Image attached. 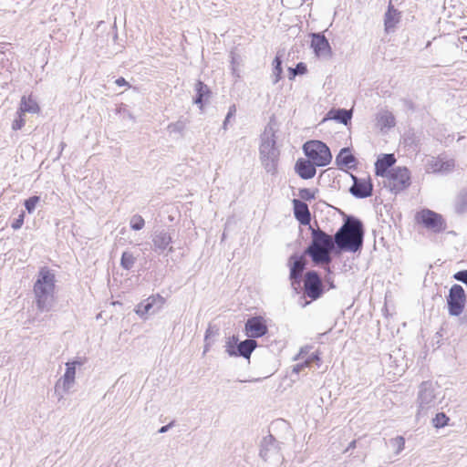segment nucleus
I'll return each mask as SVG.
<instances>
[{"mask_svg": "<svg viewBox=\"0 0 467 467\" xmlns=\"http://www.w3.org/2000/svg\"><path fill=\"white\" fill-rule=\"evenodd\" d=\"M396 162L394 154H382L375 162V174L378 177H385L389 171V169Z\"/></svg>", "mask_w": 467, "mask_h": 467, "instance_id": "2eb2a0df", "label": "nucleus"}, {"mask_svg": "<svg viewBox=\"0 0 467 467\" xmlns=\"http://www.w3.org/2000/svg\"><path fill=\"white\" fill-rule=\"evenodd\" d=\"M384 186L394 193H399L411 184L410 171L407 167H396L384 177Z\"/></svg>", "mask_w": 467, "mask_h": 467, "instance_id": "39448f33", "label": "nucleus"}, {"mask_svg": "<svg viewBox=\"0 0 467 467\" xmlns=\"http://www.w3.org/2000/svg\"><path fill=\"white\" fill-rule=\"evenodd\" d=\"M267 333V326L262 317H254L245 323V334L252 338L261 337Z\"/></svg>", "mask_w": 467, "mask_h": 467, "instance_id": "f8f14e48", "label": "nucleus"}, {"mask_svg": "<svg viewBox=\"0 0 467 467\" xmlns=\"http://www.w3.org/2000/svg\"><path fill=\"white\" fill-rule=\"evenodd\" d=\"M304 295L311 301L318 299L323 292L324 286L322 280L316 271H308L304 276Z\"/></svg>", "mask_w": 467, "mask_h": 467, "instance_id": "0eeeda50", "label": "nucleus"}, {"mask_svg": "<svg viewBox=\"0 0 467 467\" xmlns=\"http://www.w3.org/2000/svg\"><path fill=\"white\" fill-rule=\"evenodd\" d=\"M415 221L418 224L433 233H441L446 229V223L442 216L431 210L422 209L415 214Z\"/></svg>", "mask_w": 467, "mask_h": 467, "instance_id": "423d86ee", "label": "nucleus"}, {"mask_svg": "<svg viewBox=\"0 0 467 467\" xmlns=\"http://www.w3.org/2000/svg\"><path fill=\"white\" fill-rule=\"evenodd\" d=\"M76 364H77V362H75V361L67 362L66 364L67 369H66V372L64 375L63 384L67 388H68L74 382L75 375H76Z\"/></svg>", "mask_w": 467, "mask_h": 467, "instance_id": "5701e85b", "label": "nucleus"}, {"mask_svg": "<svg viewBox=\"0 0 467 467\" xmlns=\"http://www.w3.org/2000/svg\"><path fill=\"white\" fill-rule=\"evenodd\" d=\"M320 361V358L318 357V355L315 354V355H312L307 360H306L304 363L302 364H297L296 367H295V370L296 372L302 370L304 368L306 367H308L310 366V364L312 362H317V364L319 363Z\"/></svg>", "mask_w": 467, "mask_h": 467, "instance_id": "473e14b6", "label": "nucleus"}, {"mask_svg": "<svg viewBox=\"0 0 467 467\" xmlns=\"http://www.w3.org/2000/svg\"><path fill=\"white\" fill-rule=\"evenodd\" d=\"M257 344L254 339H245L238 345V351L241 356L249 358Z\"/></svg>", "mask_w": 467, "mask_h": 467, "instance_id": "4be33fe9", "label": "nucleus"}, {"mask_svg": "<svg viewBox=\"0 0 467 467\" xmlns=\"http://www.w3.org/2000/svg\"><path fill=\"white\" fill-rule=\"evenodd\" d=\"M145 222L140 215H134L130 220V226L133 230H140L144 227Z\"/></svg>", "mask_w": 467, "mask_h": 467, "instance_id": "7c9ffc66", "label": "nucleus"}, {"mask_svg": "<svg viewBox=\"0 0 467 467\" xmlns=\"http://www.w3.org/2000/svg\"><path fill=\"white\" fill-rule=\"evenodd\" d=\"M167 429H168V426H163V427H161V429L160 430V432H164V431H167Z\"/></svg>", "mask_w": 467, "mask_h": 467, "instance_id": "79ce46f5", "label": "nucleus"}, {"mask_svg": "<svg viewBox=\"0 0 467 467\" xmlns=\"http://www.w3.org/2000/svg\"><path fill=\"white\" fill-rule=\"evenodd\" d=\"M115 83L119 86V87H122V86H127V87H130L129 83L125 80L124 78L120 77L119 78L116 79Z\"/></svg>", "mask_w": 467, "mask_h": 467, "instance_id": "58836bf2", "label": "nucleus"}, {"mask_svg": "<svg viewBox=\"0 0 467 467\" xmlns=\"http://www.w3.org/2000/svg\"><path fill=\"white\" fill-rule=\"evenodd\" d=\"M260 159L267 172L275 173L277 169L278 152L274 145H262L260 149Z\"/></svg>", "mask_w": 467, "mask_h": 467, "instance_id": "1a4fd4ad", "label": "nucleus"}, {"mask_svg": "<svg viewBox=\"0 0 467 467\" xmlns=\"http://www.w3.org/2000/svg\"><path fill=\"white\" fill-rule=\"evenodd\" d=\"M400 22V12L389 4L385 14L384 26L387 32L393 30Z\"/></svg>", "mask_w": 467, "mask_h": 467, "instance_id": "a211bd4d", "label": "nucleus"}, {"mask_svg": "<svg viewBox=\"0 0 467 467\" xmlns=\"http://www.w3.org/2000/svg\"><path fill=\"white\" fill-rule=\"evenodd\" d=\"M454 278L467 284V270L459 271L454 275Z\"/></svg>", "mask_w": 467, "mask_h": 467, "instance_id": "4c0bfd02", "label": "nucleus"}, {"mask_svg": "<svg viewBox=\"0 0 467 467\" xmlns=\"http://www.w3.org/2000/svg\"><path fill=\"white\" fill-rule=\"evenodd\" d=\"M55 275L47 268L42 267L34 285L36 306L39 310H44L53 298L55 290Z\"/></svg>", "mask_w": 467, "mask_h": 467, "instance_id": "7ed1b4c3", "label": "nucleus"}, {"mask_svg": "<svg viewBox=\"0 0 467 467\" xmlns=\"http://www.w3.org/2000/svg\"><path fill=\"white\" fill-rule=\"evenodd\" d=\"M24 219H25V213H22L18 216V218L16 219L15 222L12 223V228L15 229V230H17V229L21 228V226L24 223Z\"/></svg>", "mask_w": 467, "mask_h": 467, "instance_id": "e433bc0d", "label": "nucleus"}, {"mask_svg": "<svg viewBox=\"0 0 467 467\" xmlns=\"http://www.w3.org/2000/svg\"><path fill=\"white\" fill-rule=\"evenodd\" d=\"M450 418L443 412H439L432 419V425L436 429L443 428L449 424Z\"/></svg>", "mask_w": 467, "mask_h": 467, "instance_id": "bb28decb", "label": "nucleus"}, {"mask_svg": "<svg viewBox=\"0 0 467 467\" xmlns=\"http://www.w3.org/2000/svg\"><path fill=\"white\" fill-rule=\"evenodd\" d=\"M305 155L318 167L327 166L332 160L329 148L322 141L313 140L303 145Z\"/></svg>", "mask_w": 467, "mask_h": 467, "instance_id": "20e7f679", "label": "nucleus"}, {"mask_svg": "<svg viewBox=\"0 0 467 467\" xmlns=\"http://www.w3.org/2000/svg\"><path fill=\"white\" fill-rule=\"evenodd\" d=\"M234 111H235V109H234V108H233V109L228 112V114H227V116H226V119H225V122H226V121H228V120H229V119H230L231 117H233V114L234 113Z\"/></svg>", "mask_w": 467, "mask_h": 467, "instance_id": "ea45409f", "label": "nucleus"}, {"mask_svg": "<svg viewBox=\"0 0 467 467\" xmlns=\"http://www.w3.org/2000/svg\"><path fill=\"white\" fill-rule=\"evenodd\" d=\"M328 117L346 125L351 119L352 112L347 109H334L328 112Z\"/></svg>", "mask_w": 467, "mask_h": 467, "instance_id": "412c9836", "label": "nucleus"}, {"mask_svg": "<svg viewBox=\"0 0 467 467\" xmlns=\"http://www.w3.org/2000/svg\"><path fill=\"white\" fill-rule=\"evenodd\" d=\"M434 398L433 391L427 386V384H422L421 389L419 394V399L420 400V405L431 402Z\"/></svg>", "mask_w": 467, "mask_h": 467, "instance_id": "a878e982", "label": "nucleus"}, {"mask_svg": "<svg viewBox=\"0 0 467 467\" xmlns=\"http://www.w3.org/2000/svg\"><path fill=\"white\" fill-rule=\"evenodd\" d=\"M39 201L40 198L38 196H32L25 201L26 209L29 213H31L35 210Z\"/></svg>", "mask_w": 467, "mask_h": 467, "instance_id": "2f4dec72", "label": "nucleus"}, {"mask_svg": "<svg viewBox=\"0 0 467 467\" xmlns=\"http://www.w3.org/2000/svg\"><path fill=\"white\" fill-rule=\"evenodd\" d=\"M290 73H291V76L290 78H295L296 75H303L306 72V64L304 63H298L296 67V68H290Z\"/></svg>", "mask_w": 467, "mask_h": 467, "instance_id": "72a5a7b5", "label": "nucleus"}, {"mask_svg": "<svg viewBox=\"0 0 467 467\" xmlns=\"http://www.w3.org/2000/svg\"><path fill=\"white\" fill-rule=\"evenodd\" d=\"M311 47L317 57H328L331 54L327 39L320 34H312Z\"/></svg>", "mask_w": 467, "mask_h": 467, "instance_id": "4468645a", "label": "nucleus"}, {"mask_svg": "<svg viewBox=\"0 0 467 467\" xmlns=\"http://www.w3.org/2000/svg\"><path fill=\"white\" fill-rule=\"evenodd\" d=\"M294 215L296 219L303 225H307L311 221V213L306 202L294 199L293 200Z\"/></svg>", "mask_w": 467, "mask_h": 467, "instance_id": "f3484780", "label": "nucleus"}, {"mask_svg": "<svg viewBox=\"0 0 467 467\" xmlns=\"http://www.w3.org/2000/svg\"><path fill=\"white\" fill-rule=\"evenodd\" d=\"M17 114H18L17 118L12 123V129L14 130H21L26 123L24 115L19 113V111L17 112Z\"/></svg>", "mask_w": 467, "mask_h": 467, "instance_id": "c9c22d12", "label": "nucleus"}, {"mask_svg": "<svg viewBox=\"0 0 467 467\" xmlns=\"http://www.w3.org/2000/svg\"><path fill=\"white\" fill-rule=\"evenodd\" d=\"M163 240H166V243L168 244L170 242V240H171V237H167V238L163 237Z\"/></svg>", "mask_w": 467, "mask_h": 467, "instance_id": "37998d69", "label": "nucleus"}, {"mask_svg": "<svg viewBox=\"0 0 467 467\" xmlns=\"http://www.w3.org/2000/svg\"><path fill=\"white\" fill-rule=\"evenodd\" d=\"M337 162L339 166L350 168L354 166L356 160L355 157L352 155L350 150L348 148H344L340 150L339 154L337 155Z\"/></svg>", "mask_w": 467, "mask_h": 467, "instance_id": "aec40b11", "label": "nucleus"}, {"mask_svg": "<svg viewBox=\"0 0 467 467\" xmlns=\"http://www.w3.org/2000/svg\"><path fill=\"white\" fill-rule=\"evenodd\" d=\"M392 444L396 448V452L399 453L405 448V439L402 436H398L392 440Z\"/></svg>", "mask_w": 467, "mask_h": 467, "instance_id": "f704fd0d", "label": "nucleus"}, {"mask_svg": "<svg viewBox=\"0 0 467 467\" xmlns=\"http://www.w3.org/2000/svg\"><path fill=\"white\" fill-rule=\"evenodd\" d=\"M165 302V298L161 295H153L137 306L136 313L143 316L152 309L159 310L164 306Z\"/></svg>", "mask_w": 467, "mask_h": 467, "instance_id": "ddd939ff", "label": "nucleus"}, {"mask_svg": "<svg viewBox=\"0 0 467 467\" xmlns=\"http://www.w3.org/2000/svg\"><path fill=\"white\" fill-rule=\"evenodd\" d=\"M316 166L308 158L307 160L301 158L296 161L295 170L302 179L308 180L316 175Z\"/></svg>", "mask_w": 467, "mask_h": 467, "instance_id": "dca6fc26", "label": "nucleus"}, {"mask_svg": "<svg viewBox=\"0 0 467 467\" xmlns=\"http://www.w3.org/2000/svg\"><path fill=\"white\" fill-rule=\"evenodd\" d=\"M335 240L331 235L317 229L312 230V241L306 250L315 265H327L331 263L330 253L334 249Z\"/></svg>", "mask_w": 467, "mask_h": 467, "instance_id": "f03ea898", "label": "nucleus"}, {"mask_svg": "<svg viewBox=\"0 0 467 467\" xmlns=\"http://www.w3.org/2000/svg\"><path fill=\"white\" fill-rule=\"evenodd\" d=\"M135 258L130 252H124L121 256V265L125 269H130L134 264Z\"/></svg>", "mask_w": 467, "mask_h": 467, "instance_id": "c85d7f7f", "label": "nucleus"}, {"mask_svg": "<svg viewBox=\"0 0 467 467\" xmlns=\"http://www.w3.org/2000/svg\"><path fill=\"white\" fill-rule=\"evenodd\" d=\"M354 181L350 188V192L358 198H366L372 194L373 185L369 176L365 178H357L352 175Z\"/></svg>", "mask_w": 467, "mask_h": 467, "instance_id": "9b49d317", "label": "nucleus"}, {"mask_svg": "<svg viewBox=\"0 0 467 467\" xmlns=\"http://www.w3.org/2000/svg\"><path fill=\"white\" fill-rule=\"evenodd\" d=\"M39 109V106L36 100L31 96H28L22 98L18 111L25 115L26 112L37 113Z\"/></svg>", "mask_w": 467, "mask_h": 467, "instance_id": "6ab92c4d", "label": "nucleus"}, {"mask_svg": "<svg viewBox=\"0 0 467 467\" xmlns=\"http://www.w3.org/2000/svg\"><path fill=\"white\" fill-rule=\"evenodd\" d=\"M449 313L451 316H460L465 307L466 295L464 289L460 285H453L447 297Z\"/></svg>", "mask_w": 467, "mask_h": 467, "instance_id": "6e6552de", "label": "nucleus"}, {"mask_svg": "<svg viewBox=\"0 0 467 467\" xmlns=\"http://www.w3.org/2000/svg\"><path fill=\"white\" fill-rule=\"evenodd\" d=\"M273 65H274L275 82L276 83L281 79L282 73H283L282 61H281L280 56L275 57V58L273 61Z\"/></svg>", "mask_w": 467, "mask_h": 467, "instance_id": "cd10ccee", "label": "nucleus"}, {"mask_svg": "<svg viewBox=\"0 0 467 467\" xmlns=\"http://www.w3.org/2000/svg\"><path fill=\"white\" fill-rule=\"evenodd\" d=\"M195 89H196V92H197V97L195 99V103L200 105V108H202V99H203L204 97L209 96L210 89L202 81H198L196 83Z\"/></svg>", "mask_w": 467, "mask_h": 467, "instance_id": "b1692460", "label": "nucleus"}, {"mask_svg": "<svg viewBox=\"0 0 467 467\" xmlns=\"http://www.w3.org/2000/svg\"><path fill=\"white\" fill-rule=\"evenodd\" d=\"M298 195L304 201H311L316 198V192L308 188L300 189L298 192Z\"/></svg>", "mask_w": 467, "mask_h": 467, "instance_id": "c756f323", "label": "nucleus"}, {"mask_svg": "<svg viewBox=\"0 0 467 467\" xmlns=\"http://www.w3.org/2000/svg\"><path fill=\"white\" fill-rule=\"evenodd\" d=\"M356 443H357V441H352L349 443L348 448H349V449H354V448L356 447Z\"/></svg>", "mask_w": 467, "mask_h": 467, "instance_id": "a19ab883", "label": "nucleus"}, {"mask_svg": "<svg viewBox=\"0 0 467 467\" xmlns=\"http://www.w3.org/2000/svg\"><path fill=\"white\" fill-rule=\"evenodd\" d=\"M306 262L303 256L293 255L290 257V274L289 278L291 281V285L295 290L300 286V277L305 269Z\"/></svg>", "mask_w": 467, "mask_h": 467, "instance_id": "9d476101", "label": "nucleus"}, {"mask_svg": "<svg viewBox=\"0 0 467 467\" xmlns=\"http://www.w3.org/2000/svg\"><path fill=\"white\" fill-rule=\"evenodd\" d=\"M379 124L381 128H392L396 124L395 117L390 112L382 113L378 119Z\"/></svg>", "mask_w": 467, "mask_h": 467, "instance_id": "393cba45", "label": "nucleus"}, {"mask_svg": "<svg viewBox=\"0 0 467 467\" xmlns=\"http://www.w3.org/2000/svg\"><path fill=\"white\" fill-rule=\"evenodd\" d=\"M363 234L362 223L348 219L337 232L334 240L339 249L355 253L362 247Z\"/></svg>", "mask_w": 467, "mask_h": 467, "instance_id": "f257e3e1", "label": "nucleus"}]
</instances>
